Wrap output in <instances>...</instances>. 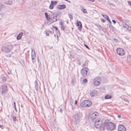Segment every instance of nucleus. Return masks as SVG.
<instances>
[{
    "label": "nucleus",
    "mask_w": 131,
    "mask_h": 131,
    "mask_svg": "<svg viewBox=\"0 0 131 131\" xmlns=\"http://www.w3.org/2000/svg\"><path fill=\"white\" fill-rule=\"evenodd\" d=\"M77 26H78V30H81V28L82 27V25L81 22L80 21H78L77 23Z\"/></svg>",
    "instance_id": "obj_12"
},
{
    "label": "nucleus",
    "mask_w": 131,
    "mask_h": 131,
    "mask_svg": "<svg viewBox=\"0 0 131 131\" xmlns=\"http://www.w3.org/2000/svg\"><path fill=\"white\" fill-rule=\"evenodd\" d=\"M76 51H77V52H78L79 53L81 52L80 50L78 49H77Z\"/></svg>",
    "instance_id": "obj_50"
},
{
    "label": "nucleus",
    "mask_w": 131,
    "mask_h": 131,
    "mask_svg": "<svg viewBox=\"0 0 131 131\" xmlns=\"http://www.w3.org/2000/svg\"><path fill=\"white\" fill-rule=\"evenodd\" d=\"M111 24H110H110H109V27L110 28H111ZM111 26L112 27V26Z\"/></svg>",
    "instance_id": "obj_62"
},
{
    "label": "nucleus",
    "mask_w": 131,
    "mask_h": 131,
    "mask_svg": "<svg viewBox=\"0 0 131 131\" xmlns=\"http://www.w3.org/2000/svg\"><path fill=\"white\" fill-rule=\"evenodd\" d=\"M124 101H125L127 102L128 103H129V102L128 100L127 99H126L124 98Z\"/></svg>",
    "instance_id": "obj_43"
},
{
    "label": "nucleus",
    "mask_w": 131,
    "mask_h": 131,
    "mask_svg": "<svg viewBox=\"0 0 131 131\" xmlns=\"http://www.w3.org/2000/svg\"><path fill=\"white\" fill-rule=\"evenodd\" d=\"M84 46L87 48L89 50H90V48H89V47L87 45L84 44Z\"/></svg>",
    "instance_id": "obj_42"
},
{
    "label": "nucleus",
    "mask_w": 131,
    "mask_h": 131,
    "mask_svg": "<svg viewBox=\"0 0 131 131\" xmlns=\"http://www.w3.org/2000/svg\"><path fill=\"white\" fill-rule=\"evenodd\" d=\"M101 30L105 33H106L107 32L105 28L103 27Z\"/></svg>",
    "instance_id": "obj_34"
},
{
    "label": "nucleus",
    "mask_w": 131,
    "mask_h": 131,
    "mask_svg": "<svg viewBox=\"0 0 131 131\" xmlns=\"http://www.w3.org/2000/svg\"><path fill=\"white\" fill-rule=\"evenodd\" d=\"M97 93V91H92L90 93V95L92 97L96 95Z\"/></svg>",
    "instance_id": "obj_15"
},
{
    "label": "nucleus",
    "mask_w": 131,
    "mask_h": 131,
    "mask_svg": "<svg viewBox=\"0 0 131 131\" xmlns=\"http://www.w3.org/2000/svg\"><path fill=\"white\" fill-rule=\"evenodd\" d=\"M65 1H67V2H69V3H71V2H70V1H68V0H65Z\"/></svg>",
    "instance_id": "obj_61"
},
{
    "label": "nucleus",
    "mask_w": 131,
    "mask_h": 131,
    "mask_svg": "<svg viewBox=\"0 0 131 131\" xmlns=\"http://www.w3.org/2000/svg\"><path fill=\"white\" fill-rule=\"evenodd\" d=\"M3 90H7V87L6 85H3L2 86Z\"/></svg>",
    "instance_id": "obj_31"
},
{
    "label": "nucleus",
    "mask_w": 131,
    "mask_h": 131,
    "mask_svg": "<svg viewBox=\"0 0 131 131\" xmlns=\"http://www.w3.org/2000/svg\"><path fill=\"white\" fill-rule=\"evenodd\" d=\"M74 116L77 117H79V118H81L82 117V114H76L74 115Z\"/></svg>",
    "instance_id": "obj_28"
},
{
    "label": "nucleus",
    "mask_w": 131,
    "mask_h": 131,
    "mask_svg": "<svg viewBox=\"0 0 131 131\" xmlns=\"http://www.w3.org/2000/svg\"><path fill=\"white\" fill-rule=\"evenodd\" d=\"M117 54L120 56H123L125 54V50L122 48H117L116 50Z\"/></svg>",
    "instance_id": "obj_3"
},
{
    "label": "nucleus",
    "mask_w": 131,
    "mask_h": 131,
    "mask_svg": "<svg viewBox=\"0 0 131 131\" xmlns=\"http://www.w3.org/2000/svg\"><path fill=\"white\" fill-rule=\"evenodd\" d=\"M77 100H75V104H77Z\"/></svg>",
    "instance_id": "obj_57"
},
{
    "label": "nucleus",
    "mask_w": 131,
    "mask_h": 131,
    "mask_svg": "<svg viewBox=\"0 0 131 131\" xmlns=\"http://www.w3.org/2000/svg\"><path fill=\"white\" fill-rule=\"evenodd\" d=\"M81 10L85 13H87V11L86 9H85L84 8H82Z\"/></svg>",
    "instance_id": "obj_32"
},
{
    "label": "nucleus",
    "mask_w": 131,
    "mask_h": 131,
    "mask_svg": "<svg viewBox=\"0 0 131 131\" xmlns=\"http://www.w3.org/2000/svg\"><path fill=\"white\" fill-rule=\"evenodd\" d=\"M123 58L126 61H127V56H124V57H123Z\"/></svg>",
    "instance_id": "obj_45"
},
{
    "label": "nucleus",
    "mask_w": 131,
    "mask_h": 131,
    "mask_svg": "<svg viewBox=\"0 0 131 131\" xmlns=\"http://www.w3.org/2000/svg\"><path fill=\"white\" fill-rule=\"evenodd\" d=\"M66 7V6L65 5H59L57 7V8L58 10L62 9H64Z\"/></svg>",
    "instance_id": "obj_14"
},
{
    "label": "nucleus",
    "mask_w": 131,
    "mask_h": 131,
    "mask_svg": "<svg viewBox=\"0 0 131 131\" xmlns=\"http://www.w3.org/2000/svg\"><path fill=\"white\" fill-rule=\"evenodd\" d=\"M31 58L32 60H34L36 56H35V51H34V53H31Z\"/></svg>",
    "instance_id": "obj_22"
},
{
    "label": "nucleus",
    "mask_w": 131,
    "mask_h": 131,
    "mask_svg": "<svg viewBox=\"0 0 131 131\" xmlns=\"http://www.w3.org/2000/svg\"><path fill=\"white\" fill-rule=\"evenodd\" d=\"M74 80H73L72 79V80H71V83L72 84H73V83H74Z\"/></svg>",
    "instance_id": "obj_52"
},
{
    "label": "nucleus",
    "mask_w": 131,
    "mask_h": 131,
    "mask_svg": "<svg viewBox=\"0 0 131 131\" xmlns=\"http://www.w3.org/2000/svg\"><path fill=\"white\" fill-rule=\"evenodd\" d=\"M112 96L109 95H105L104 97V98L106 99H109L111 98Z\"/></svg>",
    "instance_id": "obj_23"
},
{
    "label": "nucleus",
    "mask_w": 131,
    "mask_h": 131,
    "mask_svg": "<svg viewBox=\"0 0 131 131\" xmlns=\"http://www.w3.org/2000/svg\"><path fill=\"white\" fill-rule=\"evenodd\" d=\"M93 81L94 84L96 86L99 85L100 84V82H99V81Z\"/></svg>",
    "instance_id": "obj_29"
},
{
    "label": "nucleus",
    "mask_w": 131,
    "mask_h": 131,
    "mask_svg": "<svg viewBox=\"0 0 131 131\" xmlns=\"http://www.w3.org/2000/svg\"><path fill=\"white\" fill-rule=\"evenodd\" d=\"M54 33V31L52 32L49 30H46V35L47 36L49 35V34H51V35H52Z\"/></svg>",
    "instance_id": "obj_19"
},
{
    "label": "nucleus",
    "mask_w": 131,
    "mask_h": 131,
    "mask_svg": "<svg viewBox=\"0 0 131 131\" xmlns=\"http://www.w3.org/2000/svg\"><path fill=\"white\" fill-rule=\"evenodd\" d=\"M122 25L125 28L127 27L128 26L126 23L125 22H123Z\"/></svg>",
    "instance_id": "obj_30"
},
{
    "label": "nucleus",
    "mask_w": 131,
    "mask_h": 131,
    "mask_svg": "<svg viewBox=\"0 0 131 131\" xmlns=\"http://www.w3.org/2000/svg\"><path fill=\"white\" fill-rule=\"evenodd\" d=\"M101 20L102 22L103 23H105V20L103 18H101Z\"/></svg>",
    "instance_id": "obj_41"
},
{
    "label": "nucleus",
    "mask_w": 131,
    "mask_h": 131,
    "mask_svg": "<svg viewBox=\"0 0 131 131\" xmlns=\"http://www.w3.org/2000/svg\"><path fill=\"white\" fill-rule=\"evenodd\" d=\"M2 80L3 82H5L6 81L7 78L5 77H4L2 78Z\"/></svg>",
    "instance_id": "obj_33"
},
{
    "label": "nucleus",
    "mask_w": 131,
    "mask_h": 131,
    "mask_svg": "<svg viewBox=\"0 0 131 131\" xmlns=\"http://www.w3.org/2000/svg\"><path fill=\"white\" fill-rule=\"evenodd\" d=\"M14 107H16V103H15V102H14Z\"/></svg>",
    "instance_id": "obj_55"
},
{
    "label": "nucleus",
    "mask_w": 131,
    "mask_h": 131,
    "mask_svg": "<svg viewBox=\"0 0 131 131\" xmlns=\"http://www.w3.org/2000/svg\"><path fill=\"white\" fill-rule=\"evenodd\" d=\"M62 24H63V23L62 22H60L59 23V24L60 25H62Z\"/></svg>",
    "instance_id": "obj_53"
},
{
    "label": "nucleus",
    "mask_w": 131,
    "mask_h": 131,
    "mask_svg": "<svg viewBox=\"0 0 131 131\" xmlns=\"http://www.w3.org/2000/svg\"><path fill=\"white\" fill-rule=\"evenodd\" d=\"M101 89L102 90H104L105 89V88L104 87H102L101 88Z\"/></svg>",
    "instance_id": "obj_54"
},
{
    "label": "nucleus",
    "mask_w": 131,
    "mask_h": 131,
    "mask_svg": "<svg viewBox=\"0 0 131 131\" xmlns=\"http://www.w3.org/2000/svg\"><path fill=\"white\" fill-rule=\"evenodd\" d=\"M98 115V113L97 112H94L91 115L90 118L91 120H93L96 118Z\"/></svg>",
    "instance_id": "obj_6"
},
{
    "label": "nucleus",
    "mask_w": 131,
    "mask_h": 131,
    "mask_svg": "<svg viewBox=\"0 0 131 131\" xmlns=\"http://www.w3.org/2000/svg\"><path fill=\"white\" fill-rule=\"evenodd\" d=\"M13 120L14 121H15L16 120V117L15 116H13Z\"/></svg>",
    "instance_id": "obj_38"
},
{
    "label": "nucleus",
    "mask_w": 131,
    "mask_h": 131,
    "mask_svg": "<svg viewBox=\"0 0 131 131\" xmlns=\"http://www.w3.org/2000/svg\"><path fill=\"white\" fill-rule=\"evenodd\" d=\"M35 88L36 90H41L40 86L38 88V84L37 81L36 80L35 82Z\"/></svg>",
    "instance_id": "obj_13"
},
{
    "label": "nucleus",
    "mask_w": 131,
    "mask_h": 131,
    "mask_svg": "<svg viewBox=\"0 0 131 131\" xmlns=\"http://www.w3.org/2000/svg\"><path fill=\"white\" fill-rule=\"evenodd\" d=\"M118 131H125L126 128L123 125H120L118 126Z\"/></svg>",
    "instance_id": "obj_9"
},
{
    "label": "nucleus",
    "mask_w": 131,
    "mask_h": 131,
    "mask_svg": "<svg viewBox=\"0 0 131 131\" xmlns=\"http://www.w3.org/2000/svg\"><path fill=\"white\" fill-rule=\"evenodd\" d=\"M58 35H57V40H58Z\"/></svg>",
    "instance_id": "obj_63"
},
{
    "label": "nucleus",
    "mask_w": 131,
    "mask_h": 131,
    "mask_svg": "<svg viewBox=\"0 0 131 131\" xmlns=\"http://www.w3.org/2000/svg\"><path fill=\"white\" fill-rule=\"evenodd\" d=\"M61 30L64 31V29H65V27H64V26L63 25L62 26H61Z\"/></svg>",
    "instance_id": "obj_37"
},
{
    "label": "nucleus",
    "mask_w": 131,
    "mask_h": 131,
    "mask_svg": "<svg viewBox=\"0 0 131 131\" xmlns=\"http://www.w3.org/2000/svg\"><path fill=\"white\" fill-rule=\"evenodd\" d=\"M102 15L105 18H106V19H107L110 22V23L111 24V21H110V19H109L108 16V15L106 14L105 15H103L102 14Z\"/></svg>",
    "instance_id": "obj_16"
},
{
    "label": "nucleus",
    "mask_w": 131,
    "mask_h": 131,
    "mask_svg": "<svg viewBox=\"0 0 131 131\" xmlns=\"http://www.w3.org/2000/svg\"><path fill=\"white\" fill-rule=\"evenodd\" d=\"M62 111H63V110H62V109L61 108L60 110V112H61V113H62Z\"/></svg>",
    "instance_id": "obj_58"
},
{
    "label": "nucleus",
    "mask_w": 131,
    "mask_h": 131,
    "mask_svg": "<svg viewBox=\"0 0 131 131\" xmlns=\"http://www.w3.org/2000/svg\"><path fill=\"white\" fill-rule=\"evenodd\" d=\"M23 35V33L22 32H20L17 37V40H19L21 38L22 36Z\"/></svg>",
    "instance_id": "obj_17"
},
{
    "label": "nucleus",
    "mask_w": 131,
    "mask_h": 131,
    "mask_svg": "<svg viewBox=\"0 0 131 131\" xmlns=\"http://www.w3.org/2000/svg\"><path fill=\"white\" fill-rule=\"evenodd\" d=\"M53 29H55V31L57 30H58V28L56 26H53Z\"/></svg>",
    "instance_id": "obj_40"
},
{
    "label": "nucleus",
    "mask_w": 131,
    "mask_h": 131,
    "mask_svg": "<svg viewBox=\"0 0 131 131\" xmlns=\"http://www.w3.org/2000/svg\"><path fill=\"white\" fill-rule=\"evenodd\" d=\"M102 125V122L99 119H97L95 123V127L97 128H100Z\"/></svg>",
    "instance_id": "obj_5"
},
{
    "label": "nucleus",
    "mask_w": 131,
    "mask_h": 131,
    "mask_svg": "<svg viewBox=\"0 0 131 131\" xmlns=\"http://www.w3.org/2000/svg\"><path fill=\"white\" fill-rule=\"evenodd\" d=\"M61 14L60 13H58L56 14L55 15L56 18H57L58 19H59L61 16Z\"/></svg>",
    "instance_id": "obj_24"
},
{
    "label": "nucleus",
    "mask_w": 131,
    "mask_h": 131,
    "mask_svg": "<svg viewBox=\"0 0 131 131\" xmlns=\"http://www.w3.org/2000/svg\"><path fill=\"white\" fill-rule=\"evenodd\" d=\"M11 55L10 54V55H9V57H11Z\"/></svg>",
    "instance_id": "obj_64"
},
{
    "label": "nucleus",
    "mask_w": 131,
    "mask_h": 131,
    "mask_svg": "<svg viewBox=\"0 0 131 131\" xmlns=\"http://www.w3.org/2000/svg\"><path fill=\"white\" fill-rule=\"evenodd\" d=\"M128 3L129 5L131 6V2L130 1H128Z\"/></svg>",
    "instance_id": "obj_47"
},
{
    "label": "nucleus",
    "mask_w": 131,
    "mask_h": 131,
    "mask_svg": "<svg viewBox=\"0 0 131 131\" xmlns=\"http://www.w3.org/2000/svg\"><path fill=\"white\" fill-rule=\"evenodd\" d=\"M88 61H86L85 62H84L82 65V67H85L88 66Z\"/></svg>",
    "instance_id": "obj_26"
},
{
    "label": "nucleus",
    "mask_w": 131,
    "mask_h": 131,
    "mask_svg": "<svg viewBox=\"0 0 131 131\" xmlns=\"http://www.w3.org/2000/svg\"><path fill=\"white\" fill-rule=\"evenodd\" d=\"M112 21L114 24H116V21L114 20L113 19L112 20Z\"/></svg>",
    "instance_id": "obj_51"
},
{
    "label": "nucleus",
    "mask_w": 131,
    "mask_h": 131,
    "mask_svg": "<svg viewBox=\"0 0 131 131\" xmlns=\"http://www.w3.org/2000/svg\"><path fill=\"white\" fill-rule=\"evenodd\" d=\"M97 26L98 27V28H99L100 30H102L103 27H102V26H101L100 25H99Z\"/></svg>",
    "instance_id": "obj_36"
},
{
    "label": "nucleus",
    "mask_w": 131,
    "mask_h": 131,
    "mask_svg": "<svg viewBox=\"0 0 131 131\" xmlns=\"http://www.w3.org/2000/svg\"><path fill=\"white\" fill-rule=\"evenodd\" d=\"M113 40L116 42L118 41L117 39L115 38L113 39Z\"/></svg>",
    "instance_id": "obj_49"
},
{
    "label": "nucleus",
    "mask_w": 131,
    "mask_h": 131,
    "mask_svg": "<svg viewBox=\"0 0 131 131\" xmlns=\"http://www.w3.org/2000/svg\"><path fill=\"white\" fill-rule=\"evenodd\" d=\"M103 125V127L102 128V130H104L105 128L108 130H112L116 127L115 124L112 122H109V121L108 119L104 121Z\"/></svg>",
    "instance_id": "obj_1"
},
{
    "label": "nucleus",
    "mask_w": 131,
    "mask_h": 131,
    "mask_svg": "<svg viewBox=\"0 0 131 131\" xmlns=\"http://www.w3.org/2000/svg\"><path fill=\"white\" fill-rule=\"evenodd\" d=\"M15 109V110L17 112V109L16 108V107H14Z\"/></svg>",
    "instance_id": "obj_59"
},
{
    "label": "nucleus",
    "mask_w": 131,
    "mask_h": 131,
    "mask_svg": "<svg viewBox=\"0 0 131 131\" xmlns=\"http://www.w3.org/2000/svg\"><path fill=\"white\" fill-rule=\"evenodd\" d=\"M1 50L4 52L5 53H8L10 52V51L9 49L7 48L6 46L3 45L1 47Z\"/></svg>",
    "instance_id": "obj_7"
},
{
    "label": "nucleus",
    "mask_w": 131,
    "mask_h": 131,
    "mask_svg": "<svg viewBox=\"0 0 131 131\" xmlns=\"http://www.w3.org/2000/svg\"><path fill=\"white\" fill-rule=\"evenodd\" d=\"M12 1L11 0H8L5 3V4L8 5H10L12 4Z\"/></svg>",
    "instance_id": "obj_27"
},
{
    "label": "nucleus",
    "mask_w": 131,
    "mask_h": 131,
    "mask_svg": "<svg viewBox=\"0 0 131 131\" xmlns=\"http://www.w3.org/2000/svg\"><path fill=\"white\" fill-rule=\"evenodd\" d=\"M110 4L111 5H114V4L112 3H111Z\"/></svg>",
    "instance_id": "obj_60"
},
{
    "label": "nucleus",
    "mask_w": 131,
    "mask_h": 131,
    "mask_svg": "<svg viewBox=\"0 0 131 131\" xmlns=\"http://www.w3.org/2000/svg\"><path fill=\"white\" fill-rule=\"evenodd\" d=\"M91 102L88 100H85L82 101L80 104V106L82 107H89L92 105Z\"/></svg>",
    "instance_id": "obj_2"
},
{
    "label": "nucleus",
    "mask_w": 131,
    "mask_h": 131,
    "mask_svg": "<svg viewBox=\"0 0 131 131\" xmlns=\"http://www.w3.org/2000/svg\"><path fill=\"white\" fill-rule=\"evenodd\" d=\"M69 18H70L71 19H73V17L70 14H69Z\"/></svg>",
    "instance_id": "obj_39"
},
{
    "label": "nucleus",
    "mask_w": 131,
    "mask_h": 131,
    "mask_svg": "<svg viewBox=\"0 0 131 131\" xmlns=\"http://www.w3.org/2000/svg\"><path fill=\"white\" fill-rule=\"evenodd\" d=\"M0 128L2 129H3L4 128V127L2 125L0 124Z\"/></svg>",
    "instance_id": "obj_48"
},
{
    "label": "nucleus",
    "mask_w": 131,
    "mask_h": 131,
    "mask_svg": "<svg viewBox=\"0 0 131 131\" xmlns=\"http://www.w3.org/2000/svg\"><path fill=\"white\" fill-rule=\"evenodd\" d=\"M127 61L128 62H130L131 61V57L130 56V55L129 56L128 55L127 56Z\"/></svg>",
    "instance_id": "obj_25"
},
{
    "label": "nucleus",
    "mask_w": 131,
    "mask_h": 131,
    "mask_svg": "<svg viewBox=\"0 0 131 131\" xmlns=\"http://www.w3.org/2000/svg\"><path fill=\"white\" fill-rule=\"evenodd\" d=\"M121 116L120 115H118V117L119 118H121Z\"/></svg>",
    "instance_id": "obj_56"
},
{
    "label": "nucleus",
    "mask_w": 131,
    "mask_h": 131,
    "mask_svg": "<svg viewBox=\"0 0 131 131\" xmlns=\"http://www.w3.org/2000/svg\"><path fill=\"white\" fill-rule=\"evenodd\" d=\"M89 69L86 67L82 69L81 71V74L83 77H85L87 75V72Z\"/></svg>",
    "instance_id": "obj_4"
},
{
    "label": "nucleus",
    "mask_w": 131,
    "mask_h": 131,
    "mask_svg": "<svg viewBox=\"0 0 131 131\" xmlns=\"http://www.w3.org/2000/svg\"><path fill=\"white\" fill-rule=\"evenodd\" d=\"M6 44V46L10 51L11 50H12L13 48V45L10 43H7Z\"/></svg>",
    "instance_id": "obj_11"
},
{
    "label": "nucleus",
    "mask_w": 131,
    "mask_h": 131,
    "mask_svg": "<svg viewBox=\"0 0 131 131\" xmlns=\"http://www.w3.org/2000/svg\"><path fill=\"white\" fill-rule=\"evenodd\" d=\"M88 80L86 79H84L82 81V83H85L87 82Z\"/></svg>",
    "instance_id": "obj_35"
},
{
    "label": "nucleus",
    "mask_w": 131,
    "mask_h": 131,
    "mask_svg": "<svg viewBox=\"0 0 131 131\" xmlns=\"http://www.w3.org/2000/svg\"><path fill=\"white\" fill-rule=\"evenodd\" d=\"M57 3V1H51V4L49 6V8L51 9H53L54 6L56 5Z\"/></svg>",
    "instance_id": "obj_8"
},
{
    "label": "nucleus",
    "mask_w": 131,
    "mask_h": 131,
    "mask_svg": "<svg viewBox=\"0 0 131 131\" xmlns=\"http://www.w3.org/2000/svg\"><path fill=\"white\" fill-rule=\"evenodd\" d=\"M45 17L47 19L48 21H50V17H49V15L47 13H45Z\"/></svg>",
    "instance_id": "obj_21"
},
{
    "label": "nucleus",
    "mask_w": 131,
    "mask_h": 131,
    "mask_svg": "<svg viewBox=\"0 0 131 131\" xmlns=\"http://www.w3.org/2000/svg\"><path fill=\"white\" fill-rule=\"evenodd\" d=\"M74 122L75 124H77L78 122L80 121V118L79 117L76 116H74Z\"/></svg>",
    "instance_id": "obj_18"
},
{
    "label": "nucleus",
    "mask_w": 131,
    "mask_h": 131,
    "mask_svg": "<svg viewBox=\"0 0 131 131\" xmlns=\"http://www.w3.org/2000/svg\"><path fill=\"white\" fill-rule=\"evenodd\" d=\"M128 27H127V29L129 30H131V27H129V26H128Z\"/></svg>",
    "instance_id": "obj_44"
},
{
    "label": "nucleus",
    "mask_w": 131,
    "mask_h": 131,
    "mask_svg": "<svg viewBox=\"0 0 131 131\" xmlns=\"http://www.w3.org/2000/svg\"><path fill=\"white\" fill-rule=\"evenodd\" d=\"M101 81V79L100 77H97L95 78L93 80V81H99V82H100Z\"/></svg>",
    "instance_id": "obj_20"
},
{
    "label": "nucleus",
    "mask_w": 131,
    "mask_h": 131,
    "mask_svg": "<svg viewBox=\"0 0 131 131\" xmlns=\"http://www.w3.org/2000/svg\"><path fill=\"white\" fill-rule=\"evenodd\" d=\"M50 18L51 21L52 22H55L57 20V18H56V16H54V14H52L51 15V16Z\"/></svg>",
    "instance_id": "obj_10"
},
{
    "label": "nucleus",
    "mask_w": 131,
    "mask_h": 131,
    "mask_svg": "<svg viewBox=\"0 0 131 131\" xmlns=\"http://www.w3.org/2000/svg\"><path fill=\"white\" fill-rule=\"evenodd\" d=\"M5 91H1V92L2 93V95H3L4 93H5Z\"/></svg>",
    "instance_id": "obj_46"
}]
</instances>
